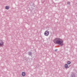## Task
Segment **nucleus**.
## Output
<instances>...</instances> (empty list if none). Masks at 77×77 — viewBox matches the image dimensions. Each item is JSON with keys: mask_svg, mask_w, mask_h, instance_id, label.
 Returning <instances> with one entry per match:
<instances>
[{"mask_svg": "<svg viewBox=\"0 0 77 77\" xmlns=\"http://www.w3.org/2000/svg\"><path fill=\"white\" fill-rule=\"evenodd\" d=\"M67 5H70V2H68L67 3Z\"/></svg>", "mask_w": 77, "mask_h": 77, "instance_id": "obj_8", "label": "nucleus"}, {"mask_svg": "<svg viewBox=\"0 0 77 77\" xmlns=\"http://www.w3.org/2000/svg\"><path fill=\"white\" fill-rule=\"evenodd\" d=\"M65 68H68V65L67 64H65Z\"/></svg>", "mask_w": 77, "mask_h": 77, "instance_id": "obj_5", "label": "nucleus"}, {"mask_svg": "<svg viewBox=\"0 0 77 77\" xmlns=\"http://www.w3.org/2000/svg\"><path fill=\"white\" fill-rule=\"evenodd\" d=\"M5 9H6L8 10L9 9V6H6L5 7Z\"/></svg>", "mask_w": 77, "mask_h": 77, "instance_id": "obj_6", "label": "nucleus"}, {"mask_svg": "<svg viewBox=\"0 0 77 77\" xmlns=\"http://www.w3.org/2000/svg\"><path fill=\"white\" fill-rule=\"evenodd\" d=\"M4 44V42L2 40H0V46H3Z\"/></svg>", "mask_w": 77, "mask_h": 77, "instance_id": "obj_3", "label": "nucleus"}, {"mask_svg": "<svg viewBox=\"0 0 77 77\" xmlns=\"http://www.w3.org/2000/svg\"><path fill=\"white\" fill-rule=\"evenodd\" d=\"M54 42L55 44H57L61 46L63 45V41L60 38H55L54 40Z\"/></svg>", "mask_w": 77, "mask_h": 77, "instance_id": "obj_1", "label": "nucleus"}, {"mask_svg": "<svg viewBox=\"0 0 77 77\" xmlns=\"http://www.w3.org/2000/svg\"><path fill=\"white\" fill-rule=\"evenodd\" d=\"M67 64H68V65H70V64H71V62L69 61L67 62Z\"/></svg>", "mask_w": 77, "mask_h": 77, "instance_id": "obj_7", "label": "nucleus"}, {"mask_svg": "<svg viewBox=\"0 0 77 77\" xmlns=\"http://www.w3.org/2000/svg\"><path fill=\"white\" fill-rule=\"evenodd\" d=\"M22 75L23 77H24V76L26 75V72H23L22 73Z\"/></svg>", "mask_w": 77, "mask_h": 77, "instance_id": "obj_4", "label": "nucleus"}, {"mask_svg": "<svg viewBox=\"0 0 77 77\" xmlns=\"http://www.w3.org/2000/svg\"><path fill=\"white\" fill-rule=\"evenodd\" d=\"M29 54H32V53H31L30 52H29Z\"/></svg>", "mask_w": 77, "mask_h": 77, "instance_id": "obj_9", "label": "nucleus"}, {"mask_svg": "<svg viewBox=\"0 0 77 77\" xmlns=\"http://www.w3.org/2000/svg\"><path fill=\"white\" fill-rule=\"evenodd\" d=\"M49 34H50V32L48 30L44 32L45 35L46 36H48V35H49Z\"/></svg>", "mask_w": 77, "mask_h": 77, "instance_id": "obj_2", "label": "nucleus"}]
</instances>
